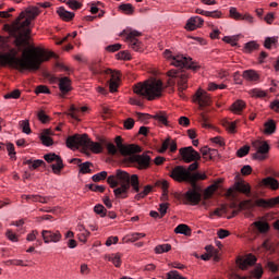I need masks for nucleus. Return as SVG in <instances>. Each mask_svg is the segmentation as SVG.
<instances>
[{
	"instance_id": "bb28decb",
	"label": "nucleus",
	"mask_w": 279,
	"mask_h": 279,
	"mask_svg": "<svg viewBox=\"0 0 279 279\" xmlns=\"http://www.w3.org/2000/svg\"><path fill=\"white\" fill-rule=\"evenodd\" d=\"M262 184L268 189H272V191H276L279 187L278 180H276L274 177L263 179Z\"/></svg>"
},
{
	"instance_id": "5fc2aeb1",
	"label": "nucleus",
	"mask_w": 279,
	"mask_h": 279,
	"mask_svg": "<svg viewBox=\"0 0 279 279\" xmlns=\"http://www.w3.org/2000/svg\"><path fill=\"white\" fill-rule=\"evenodd\" d=\"M21 97V89H14L11 93L4 95V99H19Z\"/></svg>"
},
{
	"instance_id": "c03bdc74",
	"label": "nucleus",
	"mask_w": 279,
	"mask_h": 279,
	"mask_svg": "<svg viewBox=\"0 0 279 279\" xmlns=\"http://www.w3.org/2000/svg\"><path fill=\"white\" fill-rule=\"evenodd\" d=\"M171 251V244H160L155 247L156 254H165V252Z\"/></svg>"
},
{
	"instance_id": "4d7b16f0",
	"label": "nucleus",
	"mask_w": 279,
	"mask_h": 279,
	"mask_svg": "<svg viewBox=\"0 0 279 279\" xmlns=\"http://www.w3.org/2000/svg\"><path fill=\"white\" fill-rule=\"evenodd\" d=\"M223 128H226V130H228V132H230L231 134H234V132H236V123L234 122H225Z\"/></svg>"
},
{
	"instance_id": "72a5a7b5",
	"label": "nucleus",
	"mask_w": 279,
	"mask_h": 279,
	"mask_svg": "<svg viewBox=\"0 0 279 279\" xmlns=\"http://www.w3.org/2000/svg\"><path fill=\"white\" fill-rule=\"evenodd\" d=\"M116 60H123L124 62H129L132 60V53H130V50H122L116 53Z\"/></svg>"
},
{
	"instance_id": "774afa93",
	"label": "nucleus",
	"mask_w": 279,
	"mask_h": 279,
	"mask_svg": "<svg viewBox=\"0 0 279 279\" xmlns=\"http://www.w3.org/2000/svg\"><path fill=\"white\" fill-rule=\"evenodd\" d=\"M134 123H135V121L132 118L124 120V122H123L124 130H132L134 128Z\"/></svg>"
},
{
	"instance_id": "aec40b11",
	"label": "nucleus",
	"mask_w": 279,
	"mask_h": 279,
	"mask_svg": "<svg viewBox=\"0 0 279 279\" xmlns=\"http://www.w3.org/2000/svg\"><path fill=\"white\" fill-rule=\"evenodd\" d=\"M57 14L64 23H71V21L75 19V12L68 11L64 7H59L57 9Z\"/></svg>"
},
{
	"instance_id": "2eb2a0df",
	"label": "nucleus",
	"mask_w": 279,
	"mask_h": 279,
	"mask_svg": "<svg viewBox=\"0 0 279 279\" xmlns=\"http://www.w3.org/2000/svg\"><path fill=\"white\" fill-rule=\"evenodd\" d=\"M135 117H137L140 121H147L148 119H155L156 121H159V123H162V125H169V122L167 121V112L165 111H158L154 116H150L148 113L136 112Z\"/></svg>"
},
{
	"instance_id": "6ab92c4d",
	"label": "nucleus",
	"mask_w": 279,
	"mask_h": 279,
	"mask_svg": "<svg viewBox=\"0 0 279 279\" xmlns=\"http://www.w3.org/2000/svg\"><path fill=\"white\" fill-rule=\"evenodd\" d=\"M88 110V107L83 106V107H77V106H71L68 116L71 117L72 119H75V121H80V117L82 114H86V111Z\"/></svg>"
},
{
	"instance_id": "cd10ccee",
	"label": "nucleus",
	"mask_w": 279,
	"mask_h": 279,
	"mask_svg": "<svg viewBox=\"0 0 279 279\" xmlns=\"http://www.w3.org/2000/svg\"><path fill=\"white\" fill-rule=\"evenodd\" d=\"M24 198L27 201H31V202H39V204H48L49 199H51V197H49V196H40L38 194L25 195Z\"/></svg>"
},
{
	"instance_id": "7ed1b4c3",
	"label": "nucleus",
	"mask_w": 279,
	"mask_h": 279,
	"mask_svg": "<svg viewBox=\"0 0 279 279\" xmlns=\"http://www.w3.org/2000/svg\"><path fill=\"white\" fill-rule=\"evenodd\" d=\"M133 93L136 97L130 98L129 104L131 106H145V101L162 99L165 83H162V80L151 76L144 82L133 85Z\"/></svg>"
},
{
	"instance_id": "6e6d98bb",
	"label": "nucleus",
	"mask_w": 279,
	"mask_h": 279,
	"mask_svg": "<svg viewBox=\"0 0 279 279\" xmlns=\"http://www.w3.org/2000/svg\"><path fill=\"white\" fill-rule=\"evenodd\" d=\"M216 190H217L216 185H211L208 189H206L204 192L205 199H210Z\"/></svg>"
},
{
	"instance_id": "680f3d73",
	"label": "nucleus",
	"mask_w": 279,
	"mask_h": 279,
	"mask_svg": "<svg viewBox=\"0 0 279 279\" xmlns=\"http://www.w3.org/2000/svg\"><path fill=\"white\" fill-rule=\"evenodd\" d=\"M167 279H186L178 270H171L168 272V278Z\"/></svg>"
},
{
	"instance_id": "a19ab883",
	"label": "nucleus",
	"mask_w": 279,
	"mask_h": 279,
	"mask_svg": "<svg viewBox=\"0 0 279 279\" xmlns=\"http://www.w3.org/2000/svg\"><path fill=\"white\" fill-rule=\"evenodd\" d=\"M94 213H96V215H99V217H106V215H108V209H106L104 205L97 204L94 207Z\"/></svg>"
},
{
	"instance_id": "09e8293b",
	"label": "nucleus",
	"mask_w": 279,
	"mask_h": 279,
	"mask_svg": "<svg viewBox=\"0 0 279 279\" xmlns=\"http://www.w3.org/2000/svg\"><path fill=\"white\" fill-rule=\"evenodd\" d=\"M108 178L107 171H101L99 173H96L92 177L93 182H101V180H106Z\"/></svg>"
},
{
	"instance_id": "393cba45",
	"label": "nucleus",
	"mask_w": 279,
	"mask_h": 279,
	"mask_svg": "<svg viewBox=\"0 0 279 279\" xmlns=\"http://www.w3.org/2000/svg\"><path fill=\"white\" fill-rule=\"evenodd\" d=\"M104 75H110L109 82H121V71L110 68L104 70Z\"/></svg>"
},
{
	"instance_id": "864d4df0",
	"label": "nucleus",
	"mask_w": 279,
	"mask_h": 279,
	"mask_svg": "<svg viewBox=\"0 0 279 279\" xmlns=\"http://www.w3.org/2000/svg\"><path fill=\"white\" fill-rule=\"evenodd\" d=\"M250 154V146H243L236 151L238 158H244V156H247Z\"/></svg>"
},
{
	"instance_id": "e433bc0d",
	"label": "nucleus",
	"mask_w": 279,
	"mask_h": 279,
	"mask_svg": "<svg viewBox=\"0 0 279 279\" xmlns=\"http://www.w3.org/2000/svg\"><path fill=\"white\" fill-rule=\"evenodd\" d=\"M174 232L175 234H185V236H189V234H191V228H189L186 225H179L174 229Z\"/></svg>"
},
{
	"instance_id": "f8f14e48",
	"label": "nucleus",
	"mask_w": 279,
	"mask_h": 279,
	"mask_svg": "<svg viewBox=\"0 0 279 279\" xmlns=\"http://www.w3.org/2000/svg\"><path fill=\"white\" fill-rule=\"evenodd\" d=\"M179 154L183 162H186V163L202 160V156L199 155V153H197V150L193 149V146L180 148Z\"/></svg>"
},
{
	"instance_id": "3c124183",
	"label": "nucleus",
	"mask_w": 279,
	"mask_h": 279,
	"mask_svg": "<svg viewBox=\"0 0 279 279\" xmlns=\"http://www.w3.org/2000/svg\"><path fill=\"white\" fill-rule=\"evenodd\" d=\"M278 43V38L276 37H266L264 41L265 49H271V45H276Z\"/></svg>"
},
{
	"instance_id": "4be33fe9",
	"label": "nucleus",
	"mask_w": 279,
	"mask_h": 279,
	"mask_svg": "<svg viewBox=\"0 0 279 279\" xmlns=\"http://www.w3.org/2000/svg\"><path fill=\"white\" fill-rule=\"evenodd\" d=\"M72 81L69 78V76H64L59 78V90L62 93V95H66V93H71L73 90V87L71 86Z\"/></svg>"
},
{
	"instance_id": "338daca9",
	"label": "nucleus",
	"mask_w": 279,
	"mask_h": 279,
	"mask_svg": "<svg viewBox=\"0 0 279 279\" xmlns=\"http://www.w3.org/2000/svg\"><path fill=\"white\" fill-rule=\"evenodd\" d=\"M119 90V82L109 81V93H117Z\"/></svg>"
},
{
	"instance_id": "f704fd0d",
	"label": "nucleus",
	"mask_w": 279,
	"mask_h": 279,
	"mask_svg": "<svg viewBox=\"0 0 279 279\" xmlns=\"http://www.w3.org/2000/svg\"><path fill=\"white\" fill-rule=\"evenodd\" d=\"M62 3H66L70 10H82L83 3L77 0H63Z\"/></svg>"
},
{
	"instance_id": "f3484780",
	"label": "nucleus",
	"mask_w": 279,
	"mask_h": 279,
	"mask_svg": "<svg viewBox=\"0 0 279 279\" xmlns=\"http://www.w3.org/2000/svg\"><path fill=\"white\" fill-rule=\"evenodd\" d=\"M236 265L243 271H245V269H247V267H252V266L256 265V256H254L253 254H248L245 257H239L236 259Z\"/></svg>"
},
{
	"instance_id": "e2e57ef3",
	"label": "nucleus",
	"mask_w": 279,
	"mask_h": 279,
	"mask_svg": "<svg viewBox=\"0 0 279 279\" xmlns=\"http://www.w3.org/2000/svg\"><path fill=\"white\" fill-rule=\"evenodd\" d=\"M22 125V132H24V134H32V129L29 128V121L24 120L21 122Z\"/></svg>"
},
{
	"instance_id": "de8ad7c7",
	"label": "nucleus",
	"mask_w": 279,
	"mask_h": 279,
	"mask_svg": "<svg viewBox=\"0 0 279 279\" xmlns=\"http://www.w3.org/2000/svg\"><path fill=\"white\" fill-rule=\"evenodd\" d=\"M122 47L123 45L121 44H113V45L107 46L105 49L106 51H108V53H117V51H121Z\"/></svg>"
},
{
	"instance_id": "20e7f679",
	"label": "nucleus",
	"mask_w": 279,
	"mask_h": 279,
	"mask_svg": "<svg viewBox=\"0 0 279 279\" xmlns=\"http://www.w3.org/2000/svg\"><path fill=\"white\" fill-rule=\"evenodd\" d=\"M170 178L175 182H187V184H191L192 189H190L184 195V199L187 201V204H191V206H197V204L202 202V193L199 192L197 182L198 180H207L208 175H206V173H193L186 170L184 166H175L170 171Z\"/></svg>"
},
{
	"instance_id": "a18cd8bd",
	"label": "nucleus",
	"mask_w": 279,
	"mask_h": 279,
	"mask_svg": "<svg viewBox=\"0 0 279 279\" xmlns=\"http://www.w3.org/2000/svg\"><path fill=\"white\" fill-rule=\"evenodd\" d=\"M138 36H143V33L138 32V31H131L128 35H126V40H130V43H134V40H138Z\"/></svg>"
},
{
	"instance_id": "c85d7f7f",
	"label": "nucleus",
	"mask_w": 279,
	"mask_h": 279,
	"mask_svg": "<svg viewBox=\"0 0 279 279\" xmlns=\"http://www.w3.org/2000/svg\"><path fill=\"white\" fill-rule=\"evenodd\" d=\"M260 49V45L255 40H251L244 45L243 53H253V51H257Z\"/></svg>"
},
{
	"instance_id": "a211bd4d",
	"label": "nucleus",
	"mask_w": 279,
	"mask_h": 279,
	"mask_svg": "<svg viewBox=\"0 0 279 279\" xmlns=\"http://www.w3.org/2000/svg\"><path fill=\"white\" fill-rule=\"evenodd\" d=\"M204 26V20L201 16H192L187 20L185 24V29L187 32H195V29H199V27Z\"/></svg>"
},
{
	"instance_id": "8fccbe9b",
	"label": "nucleus",
	"mask_w": 279,
	"mask_h": 279,
	"mask_svg": "<svg viewBox=\"0 0 279 279\" xmlns=\"http://www.w3.org/2000/svg\"><path fill=\"white\" fill-rule=\"evenodd\" d=\"M252 278L260 279L263 278V267L256 266L253 270H251Z\"/></svg>"
},
{
	"instance_id": "0e129e2a",
	"label": "nucleus",
	"mask_w": 279,
	"mask_h": 279,
	"mask_svg": "<svg viewBox=\"0 0 279 279\" xmlns=\"http://www.w3.org/2000/svg\"><path fill=\"white\" fill-rule=\"evenodd\" d=\"M58 158H61V157L56 154H47L44 156V159L46 160V162H57Z\"/></svg>"
},
{
	"instance_id": "ea45409f",
	"label": "nucleus",
	"mask_w": 279,
	"mask_h": 279,
	"mask_svg": "<svg viewBox=\"0 0 279 279\" xmlns=\"http://www.w3.org/2000/svg\"><path fill=\"white\" fill-rule=\"evenodd\" d=\"M108 260L114 265V267H121V254H111Z\"/></svg>"
},
{
	"instance_id": "2f4dec72",
	"label": "nucleus",
	"mask_w": 279,
	"mask_h": 279,
	"mask_svg": "<svg viewBox=\"0 0 279 279\" xmlns=\"http://www.w3.org/2000/svg\"><path fill=\"white\" fill-rule=\"evenodd\" d=\"M276 133V121L268 120L264 123V134L271 135Z\"/></svg>"
},
{
	"instance_id": "49530a36",
	"label": "nucleus",
	"mask_w": 279,
	"mask_h": 279,
	"mask_svg": "<svg viewBox=\"0 0 279 279\" xmlns=\"http://www.w3.org/2000/svg\"><path fill=\"white\" fill-rule=\"evenodd\" d=\"M140 239H145V233L135 232L128 235V241L131 243H135V241H138Z\"/></svg>"
},
{
	"instance_id": "37998d69",
	"label": "nucleus",
	"mask_w": 279,
	"mask_h": 279,
	"mask_svg": "<svg viewBox=\"0 0 279 279\" xmlns=\"http://www.w3.org/2000/svg\"><path fill=\"white\" fill-rule=\"evenodd\" d=\"M47 134H49L48 130H46L45 134H43L40 136V141H41L43 145H46V147H50V145H53V140H51V137L47 136Z\"/></svg>"
},
{
	"instance_id": "603ef678",
	"label": "nucleus",
	"mask_w": 279,
	"mask_h": 279,
	"mask_svg": "<svg viewBox=\"0 0 279 279\" xmlns=\"http://www.w3.org/2000/svg\"><path fill=\"white\" fill-rule=\"evenodd\" d=\"M223 12L220 10L207 11V17L209 19H222Z\"/></svg>"
},
{
	"instance_id": "58836bf2",
	"label": "nucleus",
	"mask_w": 279,
	"mask_h": 279,
	"mask_svg": "<svg viewBox=\"0 0 279 279\" xmlns=\"http://www.w3.org/2000/svg\"><path fill=\"white\" fill-rule=\"evenodd\" d=\"M102 145L104 147L107 148L108 154H110L111 156H114L117 154V146H114V144L109 143L106 140H102Z\"/></svg>"
},
{
	"instance_id": "412c9836",
	"label": "nucleus",
	"mask_w": 279,
	"mask_h": 279,
	"mask_svg": "<svg viewBox=\"0 0 279 279\" xmlns=\"http://www.w3.org/2000/svg\"><path fill=\"white\" fill-rule=\"evenodd\" d=\"M279 204V196L272 197L269 199L259 198L256 201V205L260 208H274V206H278Z\"/></svg>"
},
{
	"instance_id": "bf43d9fd",
	"label": "nucleus",
	"mask_w": 279,
	"mask_h": 279,
	"mask_svg": "<svg viewBox=\"0 0 279 279\" xmlns=\"http://www.w3.org/2000/svg\"><path fill=\"white\" fill-rule=\"evenodd\" d=\"M90 162L86 161L83 163H80V171L81 173H90Z\"/></svg>"
},
{
	"instance_id": "0eeeda50",
	"label": "nucleus",
	"mask_w": 279,
	"mask_h": 279,
	"mask_svg": "<svg viewBox=\"0 0 279 279\" xmlns=\"http://www.w3.org/2000/svg\"><path fill=\"white\" fill-rule=\"evenodd\" d=\"M167 76L170 77L167 81V86H175L177 83L181 93L189 88V73L186 71L171 69L167 72Z\"/></svg>"
},
{
	"instance_id": "f257e3e1",
	"label": "nucleus",
	"mask_w": 279,
	"mask_h": 279,
	"mask_svg": "<svg viewBox=\"0 0 279 279\" xmlns=\"http://www.w3.org/2000/svg\"><path fill=\"white\" fill-rule=\"evenodd\" d=\"M51 58L58 59V54L45 50V48L36 47L28 41V46L22 50L11 48L8 52H0V66H9L19 73H25V71L34 73L40 70L43 62H49Z\"/></svg>"
},
{
	"instance_id": "5701e85b",
	"label": "nucleus",
	"mask_w": 279,
	"mask_h": 279,
	"mask_svg": "<svg viewBox=\"0 0 279 279\" xmlns=\"http://www.w3.org/2000/svg\"><path fill=\"white\" fill-rule=\"evenodd\" d=\"M243 80L246 82H258L260 80V74L256 70H245L242 73Z\"/></svg>"
},
{
	"instance_id": "c9c22d12",
	"label": "nucleus",
	"mask_w": 279,
	"mask_h": 279,
	"mask_svg": "<svg viewBox=\"0 0 279 279\" xmlns=\"http://www.w3.org/2000/svg\"><path fill=\"white\" fill-rule=\"evenodd\" d=\"M243 14L236 10V7H231L229 9V17L232 19L233 21H241Z\"/></svg>"
},
{
	"instance_id": "79ce46f5",
	"label": "nucleus",
	"mask_w": 279,
	"mask_h": 279,
	"mask_svg": "<svg viewBox=\"0 0 279 279\" xmlns=\"http://www.w3.org/2000/svg\"><path fill=\"white\" fill-rule=\"evenodd\" d=\"M35 93L37 95H51V89L47 85H38L35 88Z\"/></svg>"
},
{
	"instance_id": "c756f323",
	"label": "nucleus",
	"mask_w": 279,
	"mask_h": 279,
	"mask_svg": "<svg viewBox=\"0 0 279 279\" xmlns=\"http://www.w3.org/2000/svg\"><path fill=\"white\" fill-rule=\"evenodd\" d=\"M254 228L260 232V234H266V232H269V223L263 220H258L253 222Z\"/></svg>"
},
{
	"instance_id": "9b49d317",
	"label": "nucleus",
	"mask_w": 279,
	"mask_h": 279,
	"mask_svg": "<svg viewBox=\"0 0 279 279\" xmlns=\"http://www.w3.org/2000/svg\"><path fill=\"white\" fill-rule=\"evenodd\" d=\"M116 145L122 156H132V154H141V146L138 145H123L121 136L116 137Z\"/></svg>"
},
{
	"instance_id": "b1692460",
	"label": "nucleus",
	"mask_w": 279,
	"mask_h": 279,
	"mask_svg": "<svg viewBox=\"0 0 279 279\" xmlns=\"http://www.w3.org/2000/svg\"><path fill=\"white\" fill-rule=\"evenodd\" d=\"M234 189L235 191H238V193H243L244 195H247V197H250L252 193V189L250 187V184H245L244 182H241V181L235 182Z\"/></svg>"
},
{
	"instance_id": "f03ea898",
	"label": "nucleus",
	"mask_w": 279,
	"mask_h": 279,
	"mask_svg": "<svg viewBox=\"0 0 279 279\" xmlns=\"http://www.w3.org/2000/svg\"><path fill=\"white\" fill-rule=\"evenodd\" d=\"M107 182L113 189L117 199H128L130 187H132L134 193H137L135 195L137 202H141L145 197L141 192V181L137 174L130 175V173L123 170H117L116 175L108 177Z\"/></svg>"
},
{
	"instance_id": "ddd939ff",
	"label": "nucleus",
	"mask_w": 279,
	"mask_h": 279,
	"mask_svg": "<svg viewBox=\"0 0 279 279\" xmlns=\"http://www.w3.org/2000/svg\"><path fill=\"white\" fill-rule=\"evenodd\" d=\"M193 104L198 106H210L213 104V96L202 88H198L192 97Z\"/></svg>"
},
{
	"instance_id": "13d9d810",
	"label": "nucleus",
	"mask_w": 279,
	"mask_h": 279,
	"mask_svg": "<svg viewBox=\"0 0 279 279\" xmlns=\"http://www.w3.org/2000/svg\"><path fill=\"white\" fill-rule=\"evenodd\" d=\"M88 189H89V191H93L94 193H104V191H106L105 186L97 185V184H89Z\"/></svg>"
},
{
	"instance_id": "473e14b6",
	"label": "nucleus",
	"mask_w": 279,
	"mask_h": 279,
	"mask_svg": "<svg viewBox=\"0 0 279 279\" xmlns=\"http://www.w3.org/2000/svg\"><path fill=\"white\" fill-rule=\"evenodd\" d=\"M51 169H52V172L56 174V175H60L61 171L64 169V163L62 161V157L61 158H58V160L56 161V163H52L51 165Z\"/></svg>"
},
{
	"instance_id": "39448f33",
	"label": "nucleus",
	"mask_w": 279,
	"mask_h": 279,
	"mask_svg": "<svg viewBox=\"0 0 279 279\" xmlns=\"http://www.w3.org/2000/svg\"><path fill=\"white\" fill-rule=\"evenodd\" d=\"M21 21L17 16L11 24L3 25V31L8 32L11 38H14L13 45L19 51L29 47V40H32V27L23 26Z\"/></svg>"
},
{
	"instance_id": "a878e982",
	"label": "nucleus",
	"mask_w": 279,
	"mask_h": 279,
	"mask_svg": "<svg viewBox=\"0 0 279 279\" xmlns=\"http://www.w3.org/2000/svg\"><path fill=\"white\" fill-rule=\"evenodd\" d=\"M169 147L172 154L178 151V144L175 143V141H171V138H168L162 143L161 153L167 151Z\"/></svg>"
},
{
	"instance_id": "423d86ee",
	"label": "nucleus",
	"mask_w": 279,
	"mask_h": 279,
	"mask_svg": "<svg viewBox=\"0 0 279 279\" xmlns=\"http://www.w3.org/2000/svg\"><path fill=\"white\" fill-rule=\"evenodd\" d=\"M104 140L99 142H93L90 141V138H88L87 134H75L72 136H69L66 138V147H69V149H80V147H82V149L84 151H87V149L92 150L93 154H101V151H104Z\"/></svg>"
},
{
	"instance_id": "dca6fc26",
	"label": "nucleus",
	"mask_w": 279,
	"mask_h": 279,
	"mask_svg": "<svg viewBox=\"0 0 279 279\" xmlns=\"http://www.w3.org/2000/svg\"><path fill=\"white\" fill-rule=\"evenodd\" d=\"M41 236L44 239V243H59V241H62V233L58 230H43Z\"/></svg>"
},
{
	"instance_id": "69168bd1",
	"label": "nucleus",
	"mask_w": 279,
	"mask_h": 279,
	"mask_svg": "<svg viewBox=\"0 0 279 279\" xmlns=\"http://www.w3.org/2000/svg\"><path fill=\"white\" fill-rule=\"evenodd\" d=\"M241 21H245L250 25H254V17H253V15L247 13V12L242 14Z\"/></svg>"
},
{
	"instance_id": "7c9ffc66",
	"label": "nucleus",
	"mask_w": 279,
	"mask_h": 279,
	"mask_svg": "<svg viewBox=\"0 0 279 279\" xmlns=\"http://www.w3.org/2000/svg\"><path fill=\"white\" fill-rule=\"evenodd\" d=\"M118 10L128 16L134 14V5L132 3H122L118 7Z\"/></svg>"
},
{
	"instance_id": "6e6552de",
	"label": "nucleus",
	"mask_w": 279,
	"mask_h": 279,
	"mask_svg": "<svg viewBox=\"0 0 279 279\" xmlns=\"http://www.w3.org/2000/svg\"><path fill=\"white\" fill-rule=\"evenodd\" d=\"M173 61L171 62L172 66L177 68V71H182V69H187L190 71H199L202 65L197 64V62L193 61V58L184 57L182 54L174 56Z\"/></svg>"
},
{
	"instance_id": "4468645a",
	"label": "nucleus",
	"mask_w": 279,
	"mask_h": 279,
	"mask_svg": "<svg viewBox=\"0 0 279 279\" xmlns=\"http://www.w3.org/2000/svg\"><path fill=\"white\" fill-rule=\"evenodd\" d=\"M253 147L257 148V151L253 155L255 160L267 159V154H269V144L267 142L256 141L253 143Z\"/></svg>"
},
{
	"instance_id": "1a4fd4ad",
	"label": "nucleus",
	"mask_w": 279,
	"mask_h": 279,
	"mask_svg": "<svg viewBox=\"0 0 279 279\" xmlns=\"http://www.w3.org/2000/svg\"><path fill=\"white\" fill-rule=\"evenodd\" d=\"M40 16V9L36 5H29L19 14L22 22V27H33L32 21H36Z\"/></svg>"
},
{
	"instance_id": "052dcab7",
	"label": "nucleus",
	"mask_w": 279,
	"mask_h": 279,
	"mask_svg": "<svg viewBox=\"0 0 279 279\" xmlns=\"http://www.w3.org/2000/svg\"><path fill=\"white\" fill-rule=\"evenodd\" d=\"M37 119H39L41 123H49V116H47V113H45L43 110L37 112Z\"/></svg>"
},
{
	"instance_id": "4c0bfd02",
	"label": "nucleus",
	"mask_w": 279,
	"mask_h": 279,
	"mask_svg": "<svg viewBox=\"0 0 279 279\" xmlns=\"http://www.w3.org/2000/svg\"><path fill=\"white\" fill-rule=\"evenodd\" d=\"M222 41L231 47H236L239 45V36H225Z\"/></svg>"
},
{
	"instance_id": "9d476101",
	"label": "nucleus",
	"mask_w": 279,
	"mask_h": 279,
	"mask_svg": "<svg viewBox=\"0 0 279 279\" xmlns=\"http://www.w3.org/2000/svg\"><path fill=\"white\" fill-rule=\"evenodd\" d=\"M126 156L129 157L130 162L136 167V169H149L151 165V157H149L147 154L136 155V153H133Z\"/></svg>"
}]
</instances>
